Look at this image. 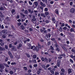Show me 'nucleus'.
<instances>
[{
  "instance_id": "nucleus-1",
  "label": "nucleus",
  "mask_w": 75,
  "mask_h": 75,
  "mask_svg": "<svg viewBox=\"0 0 75 75\" xmlns=\"http://www.w3.org/2000/svg\"><path fill=\"white\" fill-rule=\"evenodd\" d=\"M38 1H35L33 3V7H34V8H37V6H38Z\"/></svg>"
},
{
  "instance_id": "nucleus-2",
  "label": "nucleus",
  "mask_w": 75,
  "mask_h": 75,
  "mask_svg": "<svg viewBox=\"0 0 75 75\" xmlns=\"http://www.w3.org/2000/svg\"><path fill=\"white\" fill-rule=\"evenodd\" d=\"M40 5L42 7H45L46 6V5L45 4H44L41 1L40 3Z\"/></svg>"
},
{
  "instance_id": "nucleus-3",
  "label": "nucleus",
  "mask_w": 75,
  "mask_h": 75,
  "mask_svg": "<svg viewBox=\"0 0 75 75\" xmlns=\"http://www.w3.org/2000/svg\"><path fill=\"white\" fill-rule=\"evenodd\" d=\"M32 22H34V21H35L37 19L35 18V16H33L32 17Z\"/></svg>"
},
{
  "instance_id": "nucleus-4",
  "label": "nucleus",
  "mask_w": 75,
  "mask_h": 75,
  "mask_svg": "<svg viewBox=\"0 0 75 75\" xmlns=\"http://www.w3.org/2000/svg\"><path fill=\"white\" fill-rule=\"evenodd\" d=\"M8 54L9 55L11 58H13V55L11 54V53L10 51H9L8 52Z\"/></svg>"
},
{
  "instance_id": "nucleus-5",
  "label": "nucleus",
  "mask_w": 75,
  "mask_h": 75,
  "mask_svg": "<svg viewBox=\"0 0 75 75\" xmlns=\"http://www.w3.org/2000/svg\"><path fill=\"white\" fill-rule=\"evenodd\" d=\"M0 68L4 69V68H5V66H4L3 64H0Z\"/></svg>"
},
{
  "instance_id": "nucleus-6",
  "label": "nucleus",
  "mask_w": 75,
  "mask_h": 75,
  "mask_svg": "<svg viewBox=\"0 0 75 75\" xmlns=\"http://www.w3.org/2000/svg\"><path fill=\"white\" fill-rule=\"evenodd\" d=\"M75 11V9L74 8H72L70 9V12H71V13H74Z\"/></svg>"
},
{
  "instance_id": "nucleus-7",
  "label": "nucleus",
  "mask_w": 75,
  "mask_h": 75,
  "mask_svg": "<svg viewBox=\"0 0 75 75\" xmlns=\"http://www.w3.org/2000/svg\"><path fill=\"white\" fill-rule=\"evenodd\" d=\"M33 50H35V51L37 52H38V51H39V49L38 48V47L37 46L35 47V49H33Z\"/></svg>"
},
{
  "instance_id": "nucleus-8",
  "label": "nucleus",
  "mask_w": 75,
  "mask_h": 75,
  "mask_svg": "<svg viewBox=\"0 0 75 75\" xmlns=\"http://www.w3.org/2000/svg\"><path fill=\"white\" fill-rule=\"evenodd\" d=\"M6 49L4 47H0V51H4Z\"/></svg>"
},
{
  "instance_id": "nucleus-9",
  "label": "nucleus",
  "mask_w": 75,
  "mask_h": 75,
  "mask_svg": "<svg viewBox=\"0 0 75 75\" xmlns=\"http://www.w3.org/2000/svg\"><path fill=\"white\" fill-rule=\"evenodd\" d=\"M61 47H62V48L63 49L64 51H68V50H67V49H66V47H65L64 46H61Z\"/></svg>"
},
{
  "instance_id": "nucleus-10",
  "label": "nucleus",
  "mask_w": 75,
  "mask_h": 75,
  "mask_svg": "<svg viewBox=\"0 0 75 75\" xmlns=\"http://www.w3.org/2000/svg\"><path fill=\"white\" fill-rule=\"evenodd\" d=\"M2 33H4V34H6L7 33V31L6 30H2Z\"/></svg>"
},
{
  "instance_id": "nucleus-11",
  "label": "nucleus",
  "mask_w": 75,
  "mask_h": 75,
  "mask_svg": "<svg viewBox=\"0 0 75 75\" xmlns=\"http://www.w3.org/2000/svg\"><path fill=\"white\" fill-rule=\"evenodd\" d=\"M45 38L47 40V41L50 40V38H48V35H47V34L45 36Z\"/></svg>"
},
{
  "instance_id": "nucleus-12",
  "label": "nucleus",
  "mask_w": 75,
  "mask_h": 75,
  "mask_svg": "<svg viewBox=\"0 0 75 75\" xmlns=\"http://www.w3.org/2000/svg\"><path fill=\"white\" fill-rule=\"evenodd\" d=\"M12 49L13 51H17V49L16 48H14V46H12Z\"/></svg>"
},
{
  "instance_id": "nucleus-13",
  "label": "nucleus",
  "mask_w": 75,
  "mask_h": 75,
  "mask_svg": "<svg viewBox=\"0 0 75 75\" xmlns=\"http://www.w3.org/2000/svg\"><path fill=\"white\" fill-rule=\"evenodd\" d=\"M5 7L1 6V7L0 8V10H3L5 9Z\"/></svg>"
},
{
  "instance_id": "nucleus-14",
  "label": "nucleus",
  "mask_w": 75,
  "mask_h": 75,
  "mask_svg": "<svg viewBox=\"0 0 75 75\" xmlns=\"http://www.w3.org/2000/svg\"><path fill=\"white\" fill-rule=\"evenodd\" d=\"M21 47H22V45L21 44H19L18 45V46L17 47L18 49H20V48Z\"/></svg>"
},
{
  "instance_id": "nucleus-15",
  "label": "nucleus",
  "mask_w": 75,
  "mask_h": 75,
  "mask_svg": "<svg viewBox=\"0 0 75 75\" xmlns=\"http://www.w3.org/2000/svg\"><path fill=\"white\" fill-rule=\"evenodd\" d=\"M41 16L42 17H43L44 18H45L46 17V16L43 13H41Z\"/></svg>"
},
{
  "instance_id": "nucleus-16",
  "label": "nucleus",
  "mask_w": 75,
  "mask_h": 75,
  "mask_svg": "<svg viewBox=\"0 0 75 75\" xmlns=\"http://www.w3.org/2000/svg\"><path fill=\"white\" fill-rule=\"evenodd\" d=\"M41 66L42 67V68H44V69H45V67H46V66H45V65L44 64H40Z\"/></svg>"
},
{
  "instance_id": "nucleus-17",
  "label": "nucleus",
  "mask_w": 75,
  "mask_h": 75,
  "mask_svg": "<svg viewBox=\"0 0 75 75\" xmlns=\"http://www.w3.org/2000/svg\"><path fill=\"white\" fill-rule=\"evenodd\" d=\"M56 51H58V52H59V51H60V49L59 48H58V47H57L56 48Z\"/></svg>"
},
{
  "instance_id": "nucleus-18",
  "label": "nucleus",
  "mask_w": 75,
  "mask_h": 75,
  "mask_svg": "<svg viewBox=\"0 0 75 75\" xmlns=\"http://www.w3.org/2000/svg\"><path fill=\"white\" fill-rule=\"evenodd\" d=\"M4 66H5V67H7L8 68H9V66L7 64L4 63Z\"/></svg>"
},
{
  "instance_id": "nucleus-19",
  "label": "nucleus",
  "mask_w": 75,
  "mask_h": 75,
  "mask_svg": "<svg viewBox=\"0 0 75 75\" xmlns=\"http://www.w3.org/2000/svg\"><path fill=\"white\" fill-rule=\"evenodd\" d=\"M6 19L7 21H10V20L11 19L9 17H6Z\"/></svg>"
},
{
  "instance_id": "nucleus-20",
  "label": "nucleus",
  "mask_w": 75,
  "mask_h": 75,
  "mask_svg": "<svg viewBox=\"0 0 75 75\" xmlns=\"http://www.w3.org/2000/svg\"><path fill=\"white\" fill-rule=\"evenodd\" d=\"M68 73L69 74H71V73H72V71H71V69H69L68 70Z\"/></svg>"
},
{
  "instance_id": "nucleus-21",
  "label": "nucleus",
  "mask_w": 75,
  "mask_h": 75,
  "mask_svg": "<svg viewBox=\"0 0 75 75\" xmlns=\"http://www.w3.org/2000/svg\"><path fill=\"white\" fill-rule=\"evenodd\" d=\"M11 12L12 14H13L14 13H15V10L14 9H12L11 11Z\"/></svg>"
},
{
  "instance_id": "nucleus-22",
  "label": "nucleus",
  "mask_w": 75,
  "mask_h": 75,
  "mask_svg": "<svg viewBox=\"0 0 75 75\" xmlns=\"http://www.w3.org/2000/svg\"><path fill=\"white\" fill-rule=\"evenodd\" d=\"M59 31L60 32H62V28L61 27H59Z\"/></svg>"
},
{
  "instance_id": "nucleus-23",
  "label": "nucleus",
  "mask_w": 75,
  "mask_h": 75,
  "mask_svg": "<svg viewBox=\"0 0 75 75\" xmlns=\"http://www.w3.org/2000/svg\"><path fill=\"white\" fill-rule=\"evenodd\" d=\"M32 62L33 63H36L37 62H36V60L35 59H33L32 61Z\"/></svg>"
},
{
  "instance_id": "nucleus-24",
  "label": "nucleus",
  "mask_w": 75,
  "mask_h": 75,
  "mask_svg": "<svg viewBox=\"0 0 75 75\" xmlns=\"http://www.w3.org/2000/svg\"><path fill=\"white\" fill-rule=\"evenodd\" d=\"M45 60L46 61V62H48V59L47 58V57L45 58Z\"/></svg>"
},
{
  "instance_id": "nucleus-25",
  "label": "nucleus",
  "mask_w": 75,
  "mask_h": 75,
  "mask_svg": "<svg viewBox=\"0 0 75 75\" xmlns=\"http://www.w3.org/2000/svg\"><path fill=\"white\" fill-rule=\"evenodd\" d=\"M20 15H21V16H23V18H24V17H25V15L23 14V13H21Z\"/></svg>"
},
{
  "instance_id": "nucleus-26",
  "label": "nucleus",
  "mask_w": 75,
  "mask_h": 75,
  "mask_svg": "<svg viewBox=\"0 0 75 75\" xmlns=\"http://www.w3.org/2000/svg\"><path fill=\"white\" fill-rule=\"evenodd\" d=\"M25 55H26L27 57H28V58H30V54L28 53H26Z\"/></svg>"
},
{
  "instance_id": "nucleus-27",
  "label": "nucleus",
  "mask_w": 75,
  "mask_h": 75,
  "mask_svg": "<svg viewBox=\"0 0 75 75\" xmlns=\"http://www.w3.org/2000/svg\"><path fill=\"white\" fill-rule=\"evenodd\" d=\"M38 45L39 48H40V49H41V45H40L39 43H38Z\"/></svg>"
},
{
  "instance_id": "nucleus-28",
  "label": "nucleus",
  "mask_w": 75,
  "mask_h": 75,
  "mask_svg": "<svg viewBox=\"0 0 75 75\" xmlns=\"http://www.w3.org/2000/svg\"><path fill=\"white\" fill-rule=\"evenodd\" d=\"M21 28H22V30H24V29H25V27L23 25L21 26Z\"/></svg>"
},
{
  "instance_id": "nucleus-29",
  "label": "nucleus",
  "mask_w": 75,
  "mask_h": 75,
  "mask_svg": "<svg viewBox=\"0 0 75 75\" xmlns=\"http://www.w3.org/2000/svg\"><path fill=\"white\" fill-rule=\"evenodd\" d=\"M17 64V63L16 62H12L11 64L12 65H16Z\"/></svg>"
},
{
  "instance_id": "nucleus-30",
  "label": "nucleus",
  "mask_w": 75,
  "mask_h": 75,
  "mask_svg": "<svg viewBox=\"0 0 75 75\" xmlns=\"http://www.w3.org/2000/svg\"><path fill=\"white\" fill-rule=\"evenodd\" d=\"M42 1L43 2H45L46 3H48V1H47V0H42Z\"/></svg>"
},
{
  "instance_id": "nucleus-31",
  "label": "nucleus",
  "mask_w": 75,
  "mask_h": 75,
  "mask_svg": "<svg viewBox=\"0 0 75 75\" xmlns=\"http://www.w3.org/2000/svg\"><path fill=\"white\" fill-rule=\"evenodd\" d=\"M9 73L10 74H13L14 72L13 71L11 70L9 72Z\"/></svg>"
},
{
  "instance_id": "nucleus-32",
  "label": "nucleus",
  "mask_w": 75,
  "mask_h": 75,
  "mask_svg": "<svg viewBox=\"0 0 75 75\" xmlns=\"http://www.w3.org/2000/svg\"><path fill=\"white\" fill-rule=\"evenodd\" d=\"M0 45H1V46H3L4 45V43L1 42L0 43Z\"/></svg>"
},
{
  "instance_id": "nucleus-33",
  "label": "nucleus",
  "mask_w": 75,
  "mask_h": 75,
  "mask_svg": "<svg viewBox=\"0 0 75 75\" xmlns=\"http://www.w3.org/2000/svg\"><path fill=\"white\" fill-rule=\"evenodd\" d=\"M61 71L62 72H65V70H64V69L62 68L61 69Z\"/></svg>"
},
{
  "instance_id": "nucleus-34",
  "label": "nucleus",
  "mask_w": 75,
  "mask_h": 75,
  "mask_svg": "<svg viewBox=\"0 0 75 75\" xmlns=\"http://www.w3.org/2000/svg\"><path fill=\"white\" fill-rule=\"evenodd\" d=\"M74 29L73 28H71L70 29V32H74Z\"/></svg>"
},
{
  "instance_id": "nucleus-35",
  "label": "nucleus",
  "mask_w": 75,
  "mask_h": 75,
  "mask_svg": "<svg viewBox=\"0 0 75 75\" xmlns=\"http://www.w3.org/2000/svg\"><path fill=\"white\" fill-rule=\"evenodd\" d=\"M33 58L34 59H35L37 58V55L35 54L33 56Z\"/></svg>"
},
{
  "instance_id": "nucleus-36",
  "label": "nucleus",
  "mask_w": 75,
  "mask_h": 75,
  "mask_svg": "<svg viewBox=\"0 0 75 75\" xmlns=\"http://www.w3.org/2000/svg\"><path fill=\"white\" fill-rule=\"evenodd\" d=\"M49 62H50L52 61V58H48Z\"/></svg>"
},
{
  "instance_id": "nucleus-37",
  "label": "nucleus",
  "mask_w": 75,
  "mask_h": 75,
  "mask_svg": "<svg viewBox=\"0 0 75 75\" xmlns=\"http://www.w3.org/2000/svg\"><path fill=\"white\" fill-rule=\"evenodd\" d=\"M58 21H57L56 23V27H57L58 26Z\"/></svg>"
},
{
  "instance_id": "nucleus-38",
  "label": "nucleus",
  "mask_w": 75,
  "mask_h": 75,
  "mask_svg": "<svg viewBox=\"0 0 75 75\" xmlns=\"http://www.w3.org/2000/svg\"><path fill=\"white\" fill-rule=\"evenodd\" d=\"M24 13H25V14H28V11L27 10H25L24 11Z\"/></svg>"
},
{
  "instance_id": "nucleus-39",
  "label": "nucleus",
  "mask_w": 75,
  "mask_h": 75,
  "mask_svg": "<svg viewBox=\"0 0 75 75\" xmlns=\"http://www.w3.org/2000/svg\"><path fill=\"white\" fill-rule=\"evenodd\" d=\"M45 14L46 16H48V14H49V13L48 12H46L45 13Z\"/></svg>"
},
{
  "instance_id": "nucleus-40",
  "label": "nucleus",
  "mask_w": 75,
  "mask_h": 75,
  "mask_svg": "<svg viewBox=\"0 0 75 75\" xmlns=\"http://www.w3.org/2000/svg\"><path fill=\"white\" fill-rule=\"evenodd\" d=\"M23 68L25 69V71H27V70L28 69L27 68L25 67H24Z\"/></svg>"
},
{
  "instance_id": "nucleus-41",
  "label": "nucleus",
  "mask_w": 75,
  "mask_h": 75,
  "mask_svg": "<svg viewBox=\"0 0 75 75\" xmlns=\"http://www.w3.org/2000/svg\"><path fill=\"white\" fill-rule=\"evenodd\" d=\"M41 73V71H38L37 72V74L38 75H39V74Z\"/></svg>"
},
{
  "instance_id": "nucleus-42",
  "label": "nucleus",
  "mask_w": 75,
  "mask_h": 75,
  "mask_svg": "<svg viewBox=\"0 0 75 75\" xmlns=\"http://www.w3.org/2000/svg\"><path fill=\"white\" fill-rule=\"evenodd\" d=\"M59 73L58 72H55V75H59Z\"/></svg>"
},
{
  "instance_id": "nucleus-43",
  "label": "nucleus",
  "mask_w": 75,
  "mask_h": 75,
  "mask_svg": "<svg viewBox=\"0 0 75 75\" xmlns=\"http://www.w3.org/2000/svg\"><path fill=\"white\" fill-rule=\"evenodd\" d=\"M29 4L30 5H33V3H32V2H31L30 1H29Z\"/></svg>"
},
{
  "instance_id": "nucleus-44",
  "label": "nucleus",
  "mask_w": 75,
  "mask_h": 75,
  "mask_svg": "<svg viewBox=\"0 0 75 75\" xmlns=\"http://www.w3.org/2000/svg\"><path fill=\"white\" fill-rule=\"evenodd\" d=\"M2 69V68H0V72H3V69Z\"/></svg>"
},
{
  "instance_id": "nucleus-45",
  "label": "nucleus",
  "mask_w": 75,
  "mask_h": 75,
  "mask_svg": "<svg viewBox=\"0 0 75 75\" xmlns=\"http://www.w3.org/2000/svg\"><path fill=\"white\" fill-rule=\"evenodd\" d=\"M59 56H62V57H65V54H60L59 55Z\"/></svg>"
},
{
  "instance_id": "nucleus-46",
  "label": "nucleus",
  "mask_w": 75,
  "mask_h": 75,
  "mask_svg": "<svg viewBox=\"0 0 75 75\" xmlns=\"http://www.w3.org/2000/svg\"><path fill=\"white\" fill-rule=\"evenodd\" d=\"M2 37L3 38H6V36L5 35H4L2 36Z\"/></svg>"
},
{
  "instance_id": "nucleus-47",
  "label": "nucleus",
  "mask_w": 75,
  "mask_h": 75,
  "mask_svg": "<svg viewBox=\"0 0 75 75\" xmlns=\"http://www.w3.org/2000/svg\"><path fill=\"white\" fill-rule=\"evenodd\" d=\"M45 11H48V8H45Z\"/></svg>"
},
{
  "instance_id": "nucleus-48",
  "label": "nucleus",
  "mask_w": 75,
  "mask_h": 75,
  "mask_svg": "<svg viewBox=\"0 0 75 75\" xmlns=\"http://www.w3.org/2000/svg\"><path fill=\"white\" fill-rule=\"evenodd\" d=\"M57 65L59 67L60 65V63H57Z\"/></svg>"
},
{
  "instance_id": "nucleus-49",
  "label": "nucleus",
  "mask_w": 75,
  "mask_h": 75,
  "mask_svg": "<svg viewBox=\"0 0 75 75\" xmlns=\"http://www.w3.org/2000/svg\"><path fill=\"white\" fill-rule=\"evenodd\" d=\"M40 8L42 10V11H43V7H42V6H40Z\"/></svg>"
},
{
  "instance_id": "nucleus-50",
  "label": "nucleus",
  "mask_w": 75,
  "mask_h": 75,
  "mask_svg": "<svg viewBox=\"0 0 75 75\" xmlns=\"http://www.w3.org/2000/svg\"><path fill=\"white\" fill-rule=\"evenodd\" d=\"M52 21H55V18H52Z\"/></svg>"
},
{
  "instance_id": "nucleus-51",
  "label": "nucleus",
  "mask_w": 75,
  "mask_h": 75,
  "mask_svg": "<svg viewBox=\"0 0 75 75\" xmlns=\"http://www.w3.org/2000/svg\"><path fill=\"white\" fill-rule=\"evenodd\" d=\"M41 60L42 61H44V60H45V58H44L43 57H42Z\"/></svg>"
},
{
  "instance_id": "nucleus-52",
  "label": "nucleus",
  "mask_w": 75,
  "mask_h": 75,
  "mask_svg": "<svg viewBox=\"0 0 75 75\" xmlns=\"http://www.w3.org/2000/svg\"><path fill=\"white\" fill-rule=\"evenodd\" d=\"M50 72L52 74H54V71H53L52 70H51L50 71Z\"/></svg>"
},
{
  "instance_id": "nucleus-53",
  "label": "nucleus",
  "mask_w": 75,
  "mask_h": 75,
  "mask_svg": "<svg viewBox=\"0 0 75 75\" xmlns=\"http://www.w3.org/2000/svg\"><path fill=\"white\" fill-rule=\"evenodd\" d=\"M18 26H20L21 25V23L19 22L18 23Z\"/></svg>"
},
{
  "instance_id": "nucleus-54",
  "label": "nucleus",
  "mask_w": 75,
  "mask_h": 75,
  "mask_svg": "<svg viewBox=\"0 0 75 75\" xmlns=\"http://www.w3.org/2000/svg\"><path fill=\"white\" fill-rule=\"evenodd\" d=\"M67 28L66 27H64L63 28V30H67Z\"/></svg>"
},
{
  "instance_id": "nucleus-55",
  "label": "nucleus",
  "mask_w": 75,
  "mask_h": 75,
  "mask_svg": "<svg viewBox=\"0 0 75 75\" xmlns=\"http://www.w3.org/2000/svg\"><path fill=\"white\" fill-rule=\"evenodd\" d=\"M70 61L71 63H74V61H73V60H72V59H70Z\"/></svg>"
},
{
  "instance_id": "nucleus-56",
  "label": "nucleus",
  "mask_w": 75,
  "mask_h": 75,
  "mask_svg": "<svg viewBox=\"0 0 75 75\" xmlns=\"http://www.w3.org/2000/svg\"><path fill=\"white\" fill-rule=\"evenodd\" d=\"M70 57H71V58H74V56L72 55H70Z\"/></svg>"
},
{
  "instance_id": "nucleus-57",
  "label": "nucleus",
  "mask_w": 75,
  "mask_h": 75,
  "mask_svg": "<svg viewBox=\"0 0 75 75\" xmlns=\"http://www.w3.org/2000/svg\"><path fill=\"white\" fill-rule=\"evenodd\" d=\"M58 59H62V57L61 56H59L58 57Z\"/></svg>"
},
{
  "instance_id": "nucleus-58",
  "label": "nucleus",
  "mask_w": 75,
  "mask_h": 75,
  "mask_svg": "<svg viewBox=\"0 0 75 75\" xmlns=\"http://www.w3.org/2000/svg\"><path fill=\"white\" fill-rule=\"evenodd\" d=\"M47 35L48 37H49V38H50L51 37V34H49L48 35L47 34Z\"/></svg>"
},
{
  "instance_id": "nucleus-59",
  "label": "nucleus",
  "mask_w": 75,
  "mask_h": 75,
  "mask_svg": "<svg viewBox=\"0 0 75 75\" xmlns=\"http://www.w3.org/2000/svg\"><path fill=\"white\" fill-rule=\"evenodd\" d=\"M37 64H35L33 65L34 67H37Z\"/></svg>"
},
{
  "instance_id": "nucleus-60",
  "label": "nucleus",
  "mask_w": 75,
  "mask_h": 75,
  "mask_svg": "<svg viewBox=\"0 0 75 75\" xmlns=\"http://www.w3.org/2000/svg\"><path fill=\"white\" fill-rule=\"evenodd\" d=\"M50 48H51V50H54V48H53V47H52V46H51Z\"/></svg>"
},
{
  "instance_id": "nucleus-61",
  "label": "nucleus",
  "mask_w": 75,
  "mask_h": 75,
  "mask_svg": "<svg viewBox=\"0 0 75 75\" xmlns=\"http://www.w3.org/2000/svg\"><path fill=\"white\" fill-rule=\"evenodd\" d=\"M70 35L72 37H74V35L72 33H71Z\"/></svg>"
},
{
  "instance_id": "nucleus-62",
  "label": "nucleus",
  "mask_w": 75,
  "mask_h": 75,
  "mask_svg": "<svg viewBox=\"0 0 75 75\" xmlns=\"http://www.w3.org/2000/svg\"><path fill=\"white\" fill-rule=\"evenodd\" d=\"M55 13L56 14H58V11L56 10L55 11Z\"/></svg>"
},
{
  "instance_id": "nucleus-63",
  "label": "nucleus",
  "mask_w": 75,
  "mask_h": 75,
  "mask_svg": "<svg viewBox=\"0 0 75 75\" xmlns=\"http://www.w3.org/2000/svg\"><path fill=\"white\" fill-rule=\"evenodd\" d=\"M45 22L46 23H49V21H48L47 20H46Z\"/></svg>"
},
{
  "instance_id": "nucleus-64",
  "label": "nucleus",
  "mask_w": 75,
  "mask_h": 75,
  "mask_svg": "<svg viewBox=\"0 0 75 75\" xmlns=\"http://www.w3.org/2000/svg\"><path fill=\"white\" fill-rule=\"evenodd\" d=\"M60 75H66L63 72H61L60 73Z\"/></svg>"
}]
</instances>
